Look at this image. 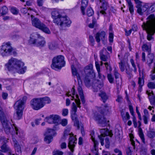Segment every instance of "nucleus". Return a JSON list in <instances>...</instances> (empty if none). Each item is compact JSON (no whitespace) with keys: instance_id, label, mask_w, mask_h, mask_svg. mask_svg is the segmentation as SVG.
Wrapping results in <instances>:
<instances>
[{"instance_id":"1","label":"nucleus","mask_w":155,"mask_h":155,"mask_svg":"<svg viewBox=\"0 0 155 155\" xmlns=\"http://www.w3.org/2000/svg\"><path fill=\"white\" fill-rule=\"evenodd\" d=\"M60 11V10L54 9L51 12V17L54 19L53 22L59 26L61 29L65 30L70 26L71 22L67 16H62Z\"/></svg>"},{"instance_id":"2","label":"nucleus","mask_w":155,"mask_h":155,"mask_svg":"<svg viewBox=\"0 0 155 155\" xmlns=\"http://www.w3.org/2000/svg\"><path fill=\"white\" fill-rule=\"evenodd\" d=\"M147 19L146 22H144L142 25V27L147 32V39L149 41H153V36L155 33V16L149 15Z\"/></svg>"},{"instance_id":"3","label":"nucleus","mask_w":155,"mask_h":155,"mask_svg":"<svg viewBox=\"0 0 155 155\" xmlns=\"http://www.w3.org/2000/svg\"><path fill=\"white\" fill-rule=\"evenodd\" d=\"M86 75L84 79L85 85L87 87H90L92 86L94 92H97L103 87L104 83L103 81H98L94 79L95 73Z\"/></svg>"},{"instance_id":"4","label":"nucleus","mask_w":155,"mask_h":155,"mask_svg":"<svg viewBox=\"0 0 155 155\" xmlns=\"http://www.w3.org/2000/svg\"><path fill=\"white\" fill-rule=\"evenodd\" d=\"M23 62L17 59L12 58L9 60L8 63L5 64V66L9 71L15 70L20 74H23L25 72L26 68L24 66Z\"/></svg>"},{"instance_id":"5","label":"nucleus","mask_w":155,"mask_h":155,"mask_svg":"<svg viewBox=\"0 0 155 155\" xmlns=\"http://www.w3.org/2000/svg\"><path fill=\"white\" fill-rule=\"evenodd\" d=\"M0 53L3 57L13 55H16L17 53L15 49L12 47L10 41L3 43L0 48Z\"/></svg>"},{"instance_id":"6","label":"nucleus","mask_w":155,"mask_h":155,"mask_svg":"<svg viewBox=\"0 0 155 155\" xmlns=\"http://www.w3.org/2000/svg\"><path fill=\"white\" fill-rule=\"evenodd\" d=\"M65 64L64 57L60 55L53 58L51 67L53 69L57 71L60 70Z\"/></svg>"},{"instance_id":"7","label":"nucleus","mask_w":155,"mask_h":155,"mask_svg":"<svg viewBox=\"0 0 155 155\" xmlns=\"http://www.w3.org/2000/svg\"><path fill=\"white\" fill-rule=\"evenodd\" d=\"M0 120L2 123L3 128L6 134H9L11 133L13 129L12 128L11 125L8 123V121L3 112V110L0 107Z\"/></svg>"},{"instance_id":"8","label":"nucleus","mask_w":155,"mask_h":155,"mask_svg":"<svg viewBox=\"0 0 155 155\" xmlns=\"http://www.w3.org/2000/svg\"><path fill=\"white\" fill-rule=\"evenodd\" d=\"M14 107L16 110V113L14 114V117L16 119L19 120L22 116L23 110L24 108V101L19 100L15 103Z\"/></svg>"},{"instance_id":"9","label":"nucleus","mask_w":155,"mask_h":155,"mask_svg":"<svg viewBox=\"0 0 155 155\" xmlns=\"http://www.w3.org/2000/svg\"><path fill=\"white\" fill-rule=\"evenodd\" d=\"M31 16L32 23L33 26L41 30L46 33L49 34L50 33L48 28L44 24L41 22L38 18H33L34 17L32 15H31Z\"/></svg>"},{"instance_id":"10","label":"nucleus","mask_w":155,"mask_h":155,"mask_svg":"<svg viewBox=\"0 0 155 155\" xmlns=\"http://www.w3.org/2000/svg\"><path fill=\"white\" fill-rule=\"evenodd\" d=\"M30 104L32 108L35 110H38L43 107L40 98L33 99L31 101Z\"/></svg>"},{"instance_id":"11","label":"nucleus","mask_w":155,"mask_h":155,"mask_svg":"<svg viewBox=\"0 0 155 155\" xmlns=\"http://www.w3.org/2000/svg\"><path fill=\"white\" fill-rule=\"evenodd\" d=\"M101 135L98 136V137L100 140L101 145L103 146L104 144V137L105 136H109L111 137L113 134L111 130H110L107 129H101Z\"/></svg>"},{"instance_id":"12","label":"nucleus","mask_w":155,"mask_h":155,"mask_svg":"<svg viewBox=\"0 0 155 155\" xmlns=\"http://www.w3.org/2000/svg\"><path fill=\"white\" fill-rule=\"evenodd\" d=\"M71 117L72 120L74 121V126L77 127L78 130L81 128V132L83 134L84 132L83 124L81 123H79V121L77 119L76 113L71 112Z\"/></svg>"},{"instance_id":"13","label":"nucleus","mask_w":155,"mask_h":155,"mask_svg":"<svg viewBox=\"0 0 155 155\" xmlns=\"http://www.w3.org/2000/svg\"><path fill=\"white\" fill-rule=\"evenodd\" d=\"M60 117L57 114H52L49 116L46 117L45 120L49 124H58L59 121Z\"/></svg>"},{"instance_id":"14","label":"nucleus","mask_w":155,"mask_h":155,"mask_svg":"<svg viewBox=\"0 0 155 155\" xmlns=\"http://www.w3.org/2000/svg\"><path fill=\"white\" fill-rule=\"evenodd\" d=\"M104 111H101V114L97 113L95 114L94 117V119L99 124H105L107 122H108L109 121H107L106 118L104 117Z\"/></svg>"},{"instance_id":"15","label":"nucleus","mask_w":155,"mask_h":155,"mask_svg":"<svg viewBox=\"0 0 155 155\" xmlns=\"http://www.w3.org/2000/svg\"><path fill=\"white\" fill-rule=\"evenodd\" d=\"M55 131L52 129H48L45 135V137L44 141L48 144L50 143L53 140L52 136L54 135Z\"/></svg>"},{"instance_id":"16","label":"nucleus","mask_w":155,"mask_h":155,"mask_svg":"<svg viewBox=\"0 0 155 155\" xmlns=\"http://www.w3.org/2000/svg\"><path fill=\"white\" fill-rule=\"evenodd\" d=\"M101 3V5L100 6L101 9L97 12L98 15L100 14L105 16L107 15L106 10L109 7V4L107 1H104Z\"/></svg>"},{"instance_id":"17","label":"nucleus","mask_w":155,"mask_h":155,"mask_svg":"<svg viewBox=\"0 0 155 155\" xmlns=\"http://www.w3.org/2000/svg\"><path fill=\"white\" fill-rule=\"evenodd\" d=\"M69 140L68 147L73 152L74 151V149L75 146V144L77 143V139L76 137L72 136L70 137Z\"/></svg>"},{"instance_id":"18","label":"nucleus","mask_w":155,"mask_h":155,"mask_svg":"<svg viewBox=\"0 0 155 155\" xmlns=\"http://www.w3.org/2000/svg\"><path fill=\"white\" fill-rule=\"evenodd\" d=\"M105 32L103 31L97 32L95 36L96 41L99 43L100 42L101 39L102 41L104 42L105 41Z\"/></svg>"},{"instance_id":"19","label":"nucleus","mask_w":155,"mask_h":155,"mask_svg":"<svg viewBox=\"0 0 155 155\" xmlns=\"http://www.w3.org/2000/svg\"><path fill=\"white\" fill-rule=\"evenodd\" d=\"M41 36L37 33H32L30 35V39L29 40V43L30 44H35Z\"/></svg>"},{"instance_id":"20","label":"nucleus","mask_w":155,"mask_h":155,"mask_svg":"<svg viewBox=\"0 0 155 155\" xmlns=\"http://www.w3.org/2000/svg\"><path fill=\"white\" fill-rule=\"evenodd\" d=\"M149 3H146L143 6L141 5L140 7L137 6V12L140 15H142L143 12L149 9Z\"/></svg>"},{"instance_id":"21","label":"nucleus","mask_w":155,"mask_h":155,"mask_svg":"<svg viewBox=\"0 0 155 155\" xmlns=\"http://www.w3.org/2000/svg\"><path fill=\"white\" fill-rule=\"evenodd\" d=\"M71 70L72 74L73 76H76L77 77L78 81V86H82V82L80 78V75L78 74L76 69L75 68L74 65H72L71 66Z\"/></svg>"},{"instance_id":"22","label":"nucleus","mask_w":155,"mask_h":155,"mask_svg":"<svg viewBox=\"0 0 155 155\" xmlns=\"http://www.w3.org/2000/svg\"><path fill=\"white\" fill-rule=\"evenodd\" d=\"M139 124L138 127H139V134L142 142L144 144L145 143V140L144 137V135L142 129L140 127L141 125V121L139 120L138 121Z\"/></svg>"},{"instance_id":"23","label":"nucleus","mask_w":155,"mask_h":155,"mask_svg":"<svg viewBox=\"0 0 155 155\" xmlns=\"http://www.w3.org/2000/svg\"><path fill=\"white\" fill-rule=\"evenodd\" d=\"M99 96L101 97V100L103 102L105 103L108 99V96L106 92L101 90L98 94Z\"/></svg>"},{"instance_id":"24","label":"nucleus","mask_w":155,"mask_h":155,"mask_svg":"<svg viewBox=\"0 0 155 155\" xmlns=\"http://www.w3.org/2000/svg\"><path fill=\"white\" fill-rule=\"evenodd\" d=\"M45 44V40L44 38L41 36L38 39L37 42L35 44L37 46L42 47H43Z\"/></svg>"},{"instance_id":"25","label":"nucleus","mask_w":155,"mask_h":155,"mask_svg":"<svg viewBox=\"0 0 155 155\" xmlns=\"http://www.w3.org/2000/svg\"><path fill=\"white\" fill-rule=\"evenodd\" d=\"M92 68L93 66L91 64H90L86 66L84 69V71L86 74H92V73H94L92 70Z\"/></svg>"},{"instance_id":"26","label":"nucleus","mask_w":155,"mask_h":155,"mask_svg":"<svg viewBox=\"0 0 155 155\" xmlns=\"http://www.w3.org/2000/svg\"><path fill=\"white\" fill-rule=\"evenodd\" d=\"M132 71V69L130 67V65L128 64H127L125 66V72L129 78H131L133 76Z\"/></svg>"},{"instance_id":"27","label":"nucleus","mask_w":155,"mask_h":155,"mask_svg":"<svg viewBox=\"0 0 155 155\" xmlns=\"http://www.w3.org/2000/svg\"><path fill=\"white\" fill-rule=\"evenodd\" d=\"M106 52L107 51L105 48H103V49L101 50L100 53V57L101 59L104 61H107L108 58L107 56L104 54V52Z\"/></svg>"},{"instance_id":"28","label":"nucleus","mask_w":155,"mask_h":155,"mask_svg":"<svg viewBox=\"0 0 155 155\" xmlns=\"http://www.w3.org/2000/svg\"><path fill=\"white\" fill-rule=\"evenodd\" d=\"M88 3V0H82L81 6V12L83 15L85 14V10L87 7Z\"/></svg>"},{"instance_id":"29","label":"nucleus","mask_w":155,"mask_h":155,"mask_svg":"<svg viewBox=\"0 0 155 155\" xmlns=\"http://www.w3.org/2000/svg\"><path fill=\"white\" fill-rule=\"evenodd\" d=\"M154 58V56L153 54L149 53L147 59V64L149 66H150L152 63Z\"/></svg>"},{"instance_id":"30","label":"nucleus","mask_w":155,"mask_h":155,"mask_svg":"<svg viewBox=\"0 0 155 155\" xmlns=\"http://www.w3.org/2000/svg\"><path fill=\"white\" fill-rule=\"evenodd\" d=\"M8 12V8L5 6H4L0 8V13L1 15L7 14Z\"/></svg>"},{"instance_id":"31","label":"nucleus","mask_w":155,"mask_h":155,"mask_svg":"<svg viewBox=\"0 0 155 155\" xmlns=\"http://www.w3.org/2000/svg\"><path fill=\"white\" fill-rule=\"evenodd\" d=\"M147 135L148 137L152 138L155 137V131L153 129H149L147 132Z\"/></svg>"},{"instance_id":"32","label":"nucleus","mask_w":155,"mask_h":155,"mask_svg":"<svg viewBox=\"0 0 155 155\" xmlns=\"http://www.w3.org/2000/svg\"><path fill=\"white\" fill-rule=\"evenodd\" d=\"M1 151L5 153L7 151H10V149L9 147L5 143L1 147Z\"/></svg>"},{"instance_id":"33","label":"nucleus","mask_w":155,"mask_h":155,"mask_svg":"<svg viewBox=\"0 0 155 155\" xmlns=\"http://www.w3.org/2000/svg\"><path fill=\"white\" fill-rule=\"evenodd\" d=\"M40 99H41V102L43 105V107L45 104H49L51 102L50 98L48 97L40 98Z\"/></svg>"},{"instance_id":"34","label":"nucleus","mask_w":155,"mask_h":155,"mask_svg":"<svg viewBox=\"0 0 155 155\" xmlns=\"http://www.w3.org/2000/svg\"><path fill=\"white\" fill-rule=\"evenodd\" d=\"M142 50L143 51H147L150 53L151 51L150 47L146 44H144L142 46Z\"/></svg>"},{"instance_id":"35","label":"nucleus","mask_w":155,"mask_h":155,"mask_svg":"<svg viewBox=\"0 0 155 155\" xmlns=\"http://www.w3.org/2000/svg\"><path fill=\"white\" fill-rule=\"evenodd\" d=\"M128 4L129 10L131 14H132L134 11L133 5L131 2L130 0H126Z\"/></svg>"},{"instance_id":"36","label":"nucleus","mask_w":155,"mask_h":155,"mask_svg":"<svg viewBox=\"0 0 155 155\" xmlns=\"http://www.w3.org/2000/svg\"><path fill=\"white\" fill-rule=\"evenodd\" d=\"M152 95L151 96H150L149 97V101L151 105H155V96H154V93L153 91H152Z\"/></svg>"},{"instance_id":"37","label":"nucleus","mask_w":155,"mask_h":155,"mask_svg":"<svg viewBox=\"0 0 155 155\" xmlns=\"http://www.w3.org/2000/svg\"><path fill=\"white\" fill-rule=\"evenodd\" d=\"M138 83L139 86H143L144 85V80L143 75L142 76V77H139L138 78Z\"/></svg>"},{"instance_id":"38","label":"nucleus","mask_w":155,"mask_h":155,"mask_svg":"<svg viewBox=\"0 0 155 155\" xmlns=\"http://www.w3.org/2000/svg\"><path fill=\"white\" fill-rule=\"evenodd\" d=\"M94 13V11L90 7L87 8V15L88 16H92Z\"/></svg>"},{"instance_id":"39","label":"nucleus","mask_w":155,"mask_h":155,"mask_svg":"<svg viewBox=\"0 0 155 155\" xmlns=\"http://www.w3.org/2000/svg\"><path fill=\"white\" fill-rule=\"evenodd\" d=\"M48 46L50 49L53 50L56 48L57 45L54 43L50 42L48 44Z\"/></svg>"},{"instance_id":"40","label":"nucleus","mask_w":155,"mask_h":155,"mask_svg":"<svg viewBox=\"0 0 155 155\" xmlns=\"http://www.w3.org/2000/svg\"><path fill=\"white\" fill-rule=\"evenodd\" d=\"M107 78L109 81L110 83L112 84L114 83V78L111 74H108Z\"/></svg>"},{"instance_id":"41","label":"nucleus","mask_w":155,"mask_h":155,"mask_svg":"<svg viewBox=\"0 0 155 155\" xmlns=\"http://www.w3.org/2000/svg\"><path fill=\"white\" fill-rule=\"evenodd\" d=\"M149 10L150 9L151 12L155 11V2L150 4Z\"/></svg>"},{"instance_id":"42","label":"nucleus","mask_w":155,"mask_h":155,"mask_svg":"<svg viewBox=\"0 0 155 155\" xmlns=\"http://www.w3.org/2000/svg\"><path fill=\"white\" fill-rule=\"evenodd\" d=\"M75 89L74 88V86L71 90V91H69L66 94V95L68 96H71V95H74L75 94Z\"/></svg>"},{"instance_id":"43","label":"nucleus","mask_w":155,"mask_h":155,"mask_svg":"<svg viewBox=\"0 0 155 155\" xmlns=\"http://www.w3.org/2000/svg\"><path fill=\"white\" fill-rule=\"evenodd\" d=\"M119 66L120 69L122 72L124 71V64L123 62L121 61L119 63Z\"/></svg>"},{"instance_id":"44","label":"nucleus","mask_w":155,"mask_h":155,"mask_svg":"<svg viewBox=\"0 0 155 155\" xmlns=\"http://www.w3.org/2000/svg\"><path fill=\"white\" fill-rule=\"evenodd\" d=\"M14 127L15 129V131H16V133L19 137H21L23 136V134L22 133H21L19 132L18 128L16 126L14 125Z\"/></svg>"},{"instance_id":"45","label":"nucleus","mask_w":155,"mask_h":155,"mask_svg":"<svg viewBox=\"0 0 155 155\" xmlns=\"http://www.w3.org/2000/svg\"><path fill=\"white\" fill-rule=\"evenodd\" d=\"M77 109V106L74 102L72 104V110L71 112L76 113Z\"/></svg>"},{"instance_id":"46","label":"nucleus","mask_w":155,"mask_h":155,"mask_svg":"<svg viewBox=\"0 0 155 155\" xmlns=\"http://www.w3.org/2000/svg\"><path fill=\"white\" fill-rule=\"evenodd\" d=\"M130 62L132 65V66L134 68V71L135 72H136L137 71V68L136 67V65H135L134 62V60L133 59H130Z\"/></svg>"},{"instance_id":"47","label":"nucleus","mask_w":155,"mask_h":155,"mask_svg":"<svg viewBox=\"0 0 155 155\" xmlns=\"http://www.w3.org/2000/svg\"><path fill=\"white\" fill-rule=\"evenodd\" d=\"M122 117L123 120L124 121H126L127 120H128L130 119V116L128 112H127L125 115H122Z\"/></svg>"},{"instance_id":"48","label":"nucleus","mask_w":155,"mask_h":155,"mask_svg":"<svg viewBox=\"0 0 155 155\" xmlns=\"http://www.w3.org/2000/svg\"><path fill=\"white\" fill-rule=\"evenodd\" d=\"M104 64L107 70H108L110 71H112V68L110 64H109L108 62H106L104 63Z\"/></svg>"},{"instance_id":"49","label":"nucleus","mask_w":155,"mask_h":155,"mask_svg":"<svg viewBox=\"0 0 155 155\" xmlns=\"http://www.w3.org/2000/svg\"><path fill=\"white\" fill-rule=\"evenodd\" d=\"M76 97L77 99H75V101L78 107L80 108L81 107V106L80 105L81 103L80 101L79 98V96L78 95H76Z\"/></svg>"},{"instance_id":"50","label":"nucleus","mask_w":155,"mask_h":155,"mask_svg":"<svg viewBox=\"0 0 155 155\" xmlns=\"http://www.w3.org/2000/svg\"><path fill=\"white\" fill-rule=\"evenodd\" d=\"M147 87L150 89L155 88V84L153 82H150L148 83Z\"/></svg>"},{"instance_id":"51","label":"nucleus","mask_w":155,"mask_h":155,"mask_svg":"<svg viewBox=\"0 0 155 155\" xmlns=\"http://www.w3.org/2000/svg\"><path fill=\"white\" fill-rule=\"evenodd\" d=\"M11 11L12 14L14 15H17L18 12V11L17 9L14 7H12L11 8Z\"/></svg>"},{"instance_id":"52","label":"nucleus","mask_w":155,"mask_h":155,"mask_svg":"<svg viewBox=\"0 0 155 155\" xmlns=\"http://www.w3.org/2000/svg\"><path fill=\"white\" fill-rule=\"evenodd\" d=\"M109 41L110 42H112L113 41L114 34L111 32L109 33Z\"/></svg>"},{"instance_id":"53","label":"nucleus","mask_w":155,"mask_h":155,"mask_svg":"<svg viewBox=\"0 0 155 155\" xmlns=\"http://www.w3.org/2000/svg\"><path fill=\"white\" fill-rule=\"evenodd\" d=\"M105 146L106 148H109L110 146V141L108 137H106L105 139Z\"/></svg>"},{"instance_id":"54","label":"nucleus","mask_w":155,"mask_h":155,"mask_svg":"<svg viewBox=\"0 0 155 155\" xmlns=\"http://www.w3.org/2000/svg\"><path fill=\"white\" fill-rule=\"evenodd\" d=\"M96 21L95 18L93 19L92 20V22L90 23L88 25V27L91 28H93L94 27V25L96 23Z\"/></svg>"},{"instance_id":"55","label":"nucleus","mask_w":155,"mask_h":155,"mask_svg":"<svg viewBox=\"0 0 155 155\" xmlns=\"http://www.w3.org/2000/svg\"><path fill=\"white\" fill-rule=\"evenodd\" d=\"M70 128H68L65 130L64 132V137H65L66 136H68V135H71V134L70 133Z\"/></svg>"},{"instance_id":"56","label":"nucleus","mask_w":155,"mask_h":155,"mask_svg":"<svg viewBox=\"0 0 155 155\" xmlns=\"http://www.w3.org/2000/svg\"><path fill=\"white\" fill-rule=\"evenodd\" d=\"M14 147L15 150L17 152H21V147L20 145L19 144L17 145L16 144V145L14 146Z\"/></svg>"},{"instance_id":"57","label":"nucleus","mask_w":155,"mask_h":155,"mask_svg":"<svg viewBox=\"0 0 155 155\" xmlns=\"http://www.w3.org/2000/svg\"><path fill=\"white\" fill-rule=\"evenodd\" d=\"M89 40L91 43V45L94 46V40L93 37L92 35H90L89 36Z\"/></svg>"},{"instance_id":"58","label":"nucleus","mask_w":155,"mask_h":155,"mask_svg":"<svg viewBox=\"0 0 155 155\" xmlns=\"http://www.w3.org/2000/svg\"><path fill=\"white\" fill-rule=\"evenodd\" d=\"M61 123L62 126H65L68 124L67 120L66 119H63L62 120Z\"/></svg>"},{"instance_id":"59","label":"nucleus","mask_w":155,"mask_h":155,"mask_svg":"<svg viewBox=\"0 0 155 155\" xmlns=\"http://www.w3.org/2000/svg\"><path fill=\"white\" fill-rule=\"evenodd\" d=\"M114 75L115 79H117L120 76V74L118 73L116 69H115L114 70Z\"/></svg>"},{"instance_id":"60","label":"nucleus","mask_w":155,"mask_h":155,"mask_svg":"<svg viewBox=\"0 0 155 155\" xmlns=\"http://www.w3.org/2000/svg\"><path fill=\"white\" fill-rule=\"evenodd\" d=\"M68 110L67 109H64L62 110V115L63 116H66L68 114Z\"/></svg>"},{"instance_id":"61","label":"nucleus","mask_w":155,"mask_h":155,"mask_svg":"<svg viewBox=\"0 0 155 155\" xmlns=\"http://www.w3.org/2000/svg\"><path fill=\"white\" fill-rule=\"evenodd\" d=\"M78 90L79 93V94L80 95H83L82 89L81 86H78Z\"/></svg>"},{"instance_id":"62","label":"nucleus","mask_w":155,"mask_h":155,"mask_svg":"<svg viewBox=\"0 0 155 155\" xmlns=\"http://www.w3.org/2000/svg\"><path fill=\"white\" fill-rule=\"evenodd\" d=\"M53 155H63V152L58 150H56L53 152Z\"/></svg>"},{"instance_id":"63","label":"nucleus","mask_w":155,"mask_h":155,"mask_svg":"<svg viewBox=\"0 0 155 155\" xmlns=\"http://www.w3.org/2000/svg\"><path fill=\"white\" fill-rule=\"evenodd\" d=\"M143 120L145 124H148V120L149 118V116H143Z\"/></svg>"},{"instance_id":"64","label":"nucleus","mask_w":155,"mask_h":155,"mask_svg":"<svg viewBox=\"0 0 155 155\" xmlns=\"http://www.w3.org/2000/svg\"><path fill=\"white\" fill-rule=\"evenodd\" d=\"M126 152L127 155H131L132 151L130 147H128L126 149Z\"/></svg>"}]
</instances>
